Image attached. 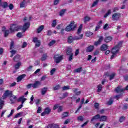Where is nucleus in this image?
Masks as SVG:
<instances>
[{"instance_id": "1a4fd4ad", "label": "nucleus", "mask_w": 128, "mask_h": 128, "mask_svg": "<svg viewBox=\"0 0 128 128\" xmlns=\"http://www.w3.org/2000/svg\"><path fill=\"white\" fill-rule=\"evenodd\" d=\"M40 86H42V82L40 80H36L32 84V88H38Z\"/></svg>"}, {"instance_id": "b1692460", "label": "nucleus", "mask_w": 128, "mask_h": 128, "mask_svg": "<svg viewBox=\"0 0 128 128\" xmlns=\"http://www.w3.org/2000/svg\"><path fill=\"white\" fill-rule=\"evenodd\" d=\"M48 54H44L40 58L42 62H44V60H46L48 58Z\"/></svg>"}, {"instance_id": "4468645a", "label": "nucleus", "mask_w": 128, "mask_h": 128, "mask_svg": "<svg viewBox=\"0 0 128 128\" xmlns=\"http://www.w3.org/2000/svg\"><path fill=\"white\" fill-rule=\"evenodd\" d=\"M16 98H17L16 96L14 95L12 92V94H11L10 96V100L11 104H14V102H16Z\"/></svg>"}, {"instance_id": "f704fd0d", "label": "nucleus", "mask_w": 128, "mask_h": 128, "mask_svg": "<svg viewBox=\"0 0 128 128\" xmlns=\"http://www.w3.org/2000/svg\"><path fill=\"white\" fill-rule=\"evenodd\" d=\"M82 24H80V26L78 27V28L77 31V34H80V32H82Z\"/></svg>"}, {"instance_id": "3c124183", "label": "nucleus", "mask_w": 128, "mask_h": 128, "mask_svg": "<svg viewBox=\"0 0 128 128\" xmlns=\"http://www.w3.org/2000/svg\"><path fill=\"white\" fill-rule=\"evenodd\" d=\"M112 14V12L110 10H108V12L104 15V17L105 18H107L109 14Z\"/></svg>"}, {"instance_id": "4d7b16f0", "label": "nucleus", "mask_w": 128, "mask_h": 128, "mask_svg": "<svg viewBox=\"0 0 128 128\" xmlns=\"http://www.w3.org/2000/svg\"><path fill=\"white\" fill-rule=\"evenodd\" d=\"M62 90H70V86H64L62 88Z\"/></svg>"}, {"instance_id": "a18cd8bd", "label": "nucleus", "mask_w": 128, "mask_h": 128, "mask_svg": "<svg viewBox=\"0 0 128 128\" xmlns=\"http://www.w3.org/2000/svg\"><path fill=\"white\" fill-rule=\"evenodd\" d=\"M126 120V117L124 116H122L119 118V122H124Z\"/></svg>"}, {"instance_id": "c756f323", "label": "nucleus", "mask_w": 128, "mask_h": 128, "mask_svg": "<svg viewBox=\"0 0 128 128\" xmlns=\"http://www.w3.org/2000/svg\"><path fill=\"white\" fill-rule=\"evenodd\" d=\"M116 76V73H114V72L112 73L109 76V80H114V76Z\"/></svg>"}, {"instance_id": "052dcab7", "label": "nucleus", "mask_w": 128, "mask_h": 128, "mask_svg": "<svg viewBox=\"0 0 128 128\" xmlns=\"http://www.w3.org/2000/svg\"><path fill=\"white\" fill-rule=\"evenodd\" d=\"M68 96V92H64L63 94L62 98H66V96Z\"/></svg>"}, {"instance_id": "de8ad7c7", "label": "nucleus", "mask_w": 128, "mask_h": 128, "mask_svg": "<svg viewBox=\"0 0 128 128\" xmlns=\"http://www.w3.org/2000/svg\"><path fill=\"white\" fill-rule=\"evenodd\" d=\"M22 112H20L16 114L14 116V118H20V116H22Z\"/></svg>"}, {"instance_id": "a211bd4d", "label": "nucleus", "mask_w": 128, "mask_h": 128, "mask_svg": "<svg viewBox=\"0 0 128 128\" xmlns=\"http://www.w3.org/2000/svg\"><path fill=\"white\" fill-rule=\"evenodd\" d=\"M108 46L107 44H103L102 45V46L100 48V50H102V52H104L108 50Z\"/></svg>"}, {"instance_id": "f257e3e1", "label": "nucleus", "mask_w": 128, "mask_h": 128, "mask_svg": "<svg viewBox=\"0 0 128 128\" xmlns=\"http://www.w3.org/2000/svg\"><path fill=\"white\" fill-rule=\"evenodd\" d=\"M22 26L13 24L10 26L9 30L10 31V34H14L15 32H18V30H22Z\"/></svg>"}, {"instance_id": "6e6552de", "label": "nucleus", "mask_w": 128, "mask_h": 128, "mask_svg": "<svg viewBox=\"0 0 128 128\" xmlns=\"http://www.w3.org/2000/svg\"><path fill=\"white\" fill-rule=\"evenodd\" d=\"M122 42H124L122 41H120L117 45H116L114 48H112V50H118L119 51L120 50V48H122Z\"/></svg>"}, {"instance_id": "bf43d9fd", "label": "nucleus", "mask_w": 128, "mask_h": 128, "mask_svg": "<svg viewBox=\"0 0 128 128\" xmlns=\"http://www.w3.org/2000/svg\"><path fill=\"white\" fill-rule=\"evenodd\" d=\"M56 68H52V70L50 72V75L52 76V74H54V72H56Z\"/></svg>"}, {"instance_id": "dca6fc26", "label": "nucleus", "mask_w": 128, "mask_h": 128, "mask_svg": "<svg viewBox=\"0 0 128 128\" xmlns=\"http://www.w3.org/2000/svg\"><path fill=\"white\" fill-rule=\"evenodd\" d=\"M114 90L116 94H120V92H122V94H124V88H120V86H117L115 88Z\"/></svg>"}, {"instance_id": "c85d7f7f", "label": "nucleus", "mask_w": 128, "mask_h": 128, "mask_svg": "<svg viewBox=\"0 0 128 128\" xmlns=\"http://www.w3.org/2000/svg\"><path fill=\"white\" fill-rule=\"evenodd\" d=\"M12 34V33H10V30H6L4 32V38H8V34Z\"/></svg>"}, {"instance_id": "58836bf2", "label": "nucleus", "mask_w": 128, "mask_h": 128, "mask_svg": "<svg viewBox=\"0 0 128 128\" xmlns=\"http://www.w3.org/2000/svg\"><path fill=\"white\" fill-rule=\"evenodd\" d=\"M92 34H94V33H92V32H86V36L88 38H90V36H92Z\"/></svg>"}, {"instance_id": "680f3d73", "label": "nucleus", "mask_w": 128, "mask_h": 128, "mask_svg": "<svg viewBox=\"0 0 128 128\" xmlns=\"http://www.w3.org/2000/svg\"><path fill=\"white\" fill-rule=\"evenodd\" d=\"M69 122H70V119L68 118L64 121V124H68Z\"/></svg>"}, {"instance_id": "79ce46f5", "label": "nucleus", "mask_w": 128, "mask_h": 128, "mask_svg": "<svg viewBox=\"0 0 128 128\" xmlns=\"http://www.w3.org/2000/svg\"><path fill=\"white\" fill-rule=\"evenodd\" d=\"M98 2H100V0H96L91 6V8H94L96 6H97L98 4Z\"/></svg>"}, {"instance_id": "8fccbe9b", "label": "nucleus", "mask_w": 128, "mask_h": 128, "mask_svg": "<svg viewBox=\"0 0 128 128\" xmlns=\"http://www.w3.org/2000/svg\"><path fill=\"white\" fill-rule=\"evenodd\" d=\"M112 14V12L110 10H108V12L104 15V17L105 18H107L109 14Z\"/></svg>"}, {"instance_id": "4be33fe9", "label": "nucleus", "mask_w": 128, "mask_h": 128, "mask_svg": "<svg viewBox=\"0 0 128 128\" xmlns=\"http://www.w3.org/2000/svg\"><path fill=\"white\" fill-rule=\"evenodd\" d=\"M26 76V74H22L18 76L17 78V82H20L22 80V78H24Z\"/></svg>"}, {"instance_id": "2eb2a0df", "label": "nucleus", "mask_w": 128, "mask_h": 128, "mask_svg": "<svg viewBox=\"0 0 128 128\" xmlns=\"http://www.w3.org/2000/svg\"><path fill=\"white\" fill-rule=\"evenodd\" d=\"M94 45H92V46L90 45V46H88V47H86V52H92L94 50Z\"/></svg>"}, {"instance_id": "338daca9", "label": "nucleus", "mask_w": 128, "mask_h": 128, "mask_svg": "<svg viewBox=\"0 0 128 128\" xmlns=\"http://www.w3.org/2000/svg\"><path fill=\"white\" fill-rule=\"evenodd\" d=\"M8 6H9V8H10V10H14V4H9Z\"/></svg>"}, {"instance_id": "f3484780", "label": "nucleus", "mask_w": 128, "mask_h": 128, "mask_svg": "<svg viewBox=\"0 0 128 128\" xmlns=\"http://www.w3.org/2000/svg\"><path fill=\"white\" fill-rule=\"evenodd\" d=\"M68 116H70V112H64L62 114L61 118L62 120H64V118H68Z\"/></svg>"}, {"instance_id": "69168bd1", "label": "nucleus", "mask_w": 128, "mask_h": 128, "mask_svg": "<svg viewBox=\"0 0 128 128\" xmlns=\"http://www.w3.org/2000/svg\"><path fill=\"white\" fill-rule=\"evenodd\" d=\"M16 36H18V38H20L22 36V32H18L16 34Z\"/></svg>"}, {"instance_id": "cd10ccee", "label": "nucleus", "mask_w": 128, "mask_h": 128, "mask_svg": "<svg viewBox=\"0 0 128 128\" xmlns=\"http://www.w3.org/2000/svg\"><path fill=\"white\" fill-rule=\"evenodd\" d=\"M26 98H24V97H20L18 100V102H22L21 104H24V102H26Z\"/></svg>"}, {"instance_id": "49530a36", "label": "nucleus", "mask_w": 128, "mask_h": 128, "mask_svg": "<svg viewBox=\"0 0 128 128\" xmlns=\"http://www.w3.org/2000/svg\"><path fill=\"white\" fill-rule=\"evenodd\" d=\"M60 88V84H58L53 88L54 90H58Z\"/></svg>"}, {"instance_id": "37998d69", "label": "nucleus", "mask_w": 128, "mask_h": 128, "mask_svg": "<svg viewBox=\"0 0 128 128\" xmlns=\"http://www.w3.org/2000/svg\"><path fill=\"white\" fill-rule=\"evenodd\" d=\"M2 8H8V2H4L1 5Z\"/></svg>"}, {"instance_id": "5701e85b", "label": "nucleus", "mask_w": 128, "mask_h": 128, "mask_svg": "<svg viewBox=\"0 0 128 128\" xmlns=\"http://www.w3.org/2000/svg\"><path fill=\"white\" fill-rule=\"evenodd\" d=\"M20 56L19 54H16L13 58V60L16 62H20Z\"/></svg>"}, {"instance_id": "bb28decb", "label": "nucleus", "mask_w": 128, "mask_h": 128, "mask_svg": "<svg viewBox=\"0 0 128 128\" xmlns=\"http://www.w3.org/2000/svg\"><path fill=\"white\" fill-rule=\"evenodd\" d=\"M44 25L40 26L39 28H37V33H40V32L42 30H44Z\"/></svg>"}, {"instance_id": "13d9d810", "label": "nucleus", "mask_w": 128, "mask_h": 128, "mask_svg": "<svg viewBox=\"0 0 128 128\" xmlns=\"http://www.w3.org/2000/svg\"><path fill=\"white\" fill-rule=\"evenodd\" d=\"M59 106H60V104H55L53 107L54 110H56V108H58Z\"/></svg>"}, {"instance_id": "09e8293b", "label": "nucleus", "mask_w": 128, "mask_h": 128, "mask_svg": "<svg viewBox=\"0 0 128 128\" xmlns=\"http://www.w3.org/2000/svg\"><path fill=\"white\" fill-rule=\"evenodd\" d=\"M77 120L80 122H84V116H80L77 118Z\"/></svg>"}, {"instance_id": "393cba45", "label": "nucleus", "mask_w": 128, "mask_h": 128, "mask_svg": "<svg viewBox=\"0 0 128 128\" xmlns=\"http://www.w3.org/2000/svg\"><path fill=\"white\" fill-rule=\"evenodd\" d=\"M118 52V50H112V55L110 56V58L111 60H112V58H114V56H116V53Z\"/></svg>"}, {"instance_id": "774afa93", "label": "nucleus", "mask_w": 128, "mask_h": 128, "mask_svg": "<svg viewBox=\"0 0 128 128\" xmlns=\"http://www.w3.org/2000/svg\"><path fill=\"white\" fill-rule=\"evenodd\" d=\"M52 128H60V126L58 124H53Z\"/></svg>"}, {"instance_id": "aec40b11", "label": "nucleus", "mask_w": 128, "mask_h": 128, "mask_svg": "<svg viewBox=\"0 0 128 128\" xmlns=\"http://www.w3.org/2000/svg\"><path fill=\"white\" fill-rule=\"evenodd\" d=\"M112 37L110 36H106L104 38V42H112Z\"/></svg>"}, {"instance_id": "0e129e2a", "label": "nucleus", "mask_w": 128, "mask_h": 128, "mask_svg": "<svg viewBox=\"0 0 128 128\" xmlns=\"http://www.w3.org/2000/svg\"><path fill=\"white\" fill-rule=\"evenodd\" d=\"M94 106L95 108H96V110H98V106H100V104H98V102H96L94 104Z\"/></svg>"}, {"instance_id": "7ed1b4c3", "label": "nucleus", "mask_w": 128, "mask_h": 128, "mask_svg": "<svg viewBox=\"0 0 128 128\" xmlns=\"http://www.w3.org/2000/svg\"><path fill=\"white\" fill-rule=\"evenodd\" d=\"M77 25L76 24H74V21H71L70 22V24H68L65 28L66 32H72V30H74L76 28Z\"/></svg>"}, {"instance_id": "0eeeda50", "label": "nucleus", "mask_w": 128, "mask_h": 128, "mask_svg": "<svg viewBox=\"0 0 128 128\" xmlns=\"http://www.w3.org/2000/svg\"><path fill=\"white\" fill-rule=\"evenodd\" d=\"M50 112H52V110L50 108L46 107L44 108V112L41 114V116H44L46 114H50Z\"/></svg>"}, {"instance_id": "9b49d317", "label": "nucleus", "mask_w": 128, "mask_h": 128, "mask_svg": "<svg viewBox=\"0 0 128 128\" xmlns=\"http://www.w3.org/2000/svg\"><path fill=\"white\" fill-rule=\"evenodd\" d=\"M104 40V37L102 36H100L99 38L98 41H96L94 42V46H100V44H102V42Z\"/></svg>"}, {"instance_id": "4c0bfd02", "label": "nucleus", "mask_w": 128, "mask_h": 128, "mask_svg": "<svg viewBox=\"0 0 128 128\" xmlns=\"http://www.w3.org/2000/svg\"><path fill=\"white\" fill-rule=\"evenodd\" d=\"M12 48H14V41L12 40L10 43V50H12Z\"/></svg>"}, {"instance_id": "a878e982", "label": "nucleus", "mask_w": 128, "mask_h": 128, "mask_svg": "<svg viewBox=\"0 0 128 128\" xmlns=\"http://www.w3.org/2000/svg\"><path fill=\"white\" fill-rule=\"evenodd\" d=\"M46 92H48V88H44L41 90V94L42 96H44L46 94Z\"/></svg>"}, {"instance_id": "603ef678", "label": "nucleus", "mask_w": 128, "mask_h": 128, "mask_svg": "<svg viewBox=\"0 0 128 128\" xmlns=\"http://www.w3.org/2000/svg\"><path fill=\"white\" fill-rule=\"evenodd\" d=\"M54 44H56V40H52L51 42H50L48 46H54Z\"/></svg>"}, {"instance_id": "473e14b6", "label": "nucleus", "mask_w": 128, "mask_h": 128, "mask_svg": "<svg viewBox=\"0 0 128 128\" xmlns=\"http://www.w3.org/2000/svg\"><path fill=\"white\" fill-rule=\"evenodd\" d=\"M4 106V100H3L2 98H0V110H2Z\"/></svg>"}, {"instance_id": "e433bc0d", "label": "nucleus", "mask_w": 128, "mask_h": 128, "mask_svg": "<svg viewBox=\"0 0 128 128\" xmlns=\"http://www.w3.org/2000/svg\"><path fill=\"white\" fill-rule=\"evenodd\" d=\"M10 52L11 54V55L10 56V58H12L16 54V50H12L11 51H10Z\"/></svg>"}, {"instance_id": "c03bdc74", "label": "nucleus", "mask_w": 128, "mask_h": 128, "mask_svg": "<svg viewBox=\"0 0 128 128\" xmlns=\"http://www.w3.org/2000/svg\"><path fill=\"white\" fill-rule=\"evenodd\" d=\"M82 70V67L76 68L74 70V72H80Z\"/></svg>"}, {"instance_id": "72a5a7b5", "label": "nucleus", "mask_w": 128, "mask_h": 128, "mask_svg": "<svg viewBox=\"0 0 128 128\" xmlns=\"http://www.w3.org/2000/svg\"><path fill=\"white\" fill-rule=\"evenodd\" d=\"M26 0H23V1L20 3V8H25L26 7Z\"/></svg>"}, {"instance_id": "412c9836", "label": "nucleus", "mask_w": 128, "mask_h": 128, "mask_svg": "<svg viewBox=\"0 0 128 128\" xmlns=\"http://www.w3.org/2000/svg\"><path fill=\"white\" fill-rule=\"evenodd\" d=\"M99 120L100 122H106V120H108V116H100V115Z\"/></svg>"}, {"instance_id": "423d86ee", "label": "nucleus", "mask_w": 128, "mask_h": 128, "mask_svg": "<svg viewBox=\"0 0 128 128\" xmlns=\"http://www.w3.org/2000/svg\"><path fill=\"white\" fill-rule=\"evenodd\" d=\"M12 91L7 90H5L3 95L2 96V100H6V98H8V96H10V95L12 94Z\"/></svg>"}, {"instance_id": "864d4df0", "label": "nucleus", "mask_w": 128, "mask_h": 128, "mask_svg": "<svg viewBox=\"0 0 128 128\" xmlns=\"http://www.w3.org/2000/svg\"><path fill=\"white\" fill-rule=\"evenodd\" d=\"M56 26V20H54L52 21V28H55Z\"/></svg>"}, {"instance_id": "39448f33", "label": "nucleus", "mask_w": 128, "mask_h": 128, "mask_svg": "<svg viewBox=\"0 0 128 128\" xmlns=\"http://www.w3.org/2000/svg\"><path fill=\"white\" fill-rule=\"evenodd\" d=\"M63 56H64L62 55H61L60 56H58V54L54 55V58L55 62H56V64H60V62L64 58Z\"/></svg>"}, {"instance_id": "6ab92c4d", "label": "nucleus", "mask_w": 128, "mask_h": 128, "mask_svg": "<svg viewBox=\"0 0 128 128\" xmlns=\"http://www.w3.org/2000/svg\"><path fill=\"white\" fill-rule=\"evenodd\" d=\"M100 114H97L94 116H92V118L91 119V122L94 124V120H100Z\"/></svg>"}, {"instance_id": "6e6d98bb", "label": "nucleus", "mask_w": 128, "mask_h": 128, "mask_svg": "<svg viewBox=\"0 0 128 128\" xmlns=\"http://www.w3.org/2000/svg\"><path fill=\"white\" fill-rule=\"evenodd\" d=\"M108 28H110L108 24H106L104 26L103 28H104V30H108Z\"/></svg>"}, {"instance_id": "f03ea898", "label": "nucleus", "mask_w": 128, "mask_h": 128, "mask_svg": "<svg viewBox=\"0 0 128 128\" xmlns=\"http://www.w3.org/2000/svg\"><path fill=\"white\" fill-rule=\"evenodd\" d=\"M82 38H84V34H81L79 36H75L74 37L68 36L67 38V42L68 44H72L74 42V40H82Z\"/></svg>"}, {"instance_id": "20e7f679", "label": "nucleus", "mask_w": 128, "mask_h": 128, "mask_svg": "<svg viewBox=\"0 0 128 128\" xmlns=\"http://www.w3.org/2000/svg\"><path fill=\"white\" fill-rule=\"evenodd\" d=\"M66 56H68V62H72L74 60V53H72V48L70 46H68L66 50Z\"/></svg>"}, {"instance_id": "5fc2aeb1", "label": "nucleus", "mask_w": 128, "mask_h": 128, "mask_svg": "<svg viewBox=\"0 0 128 128\" xmlns=\"http://www.w3.org/2000/svg\"><path fill=\"white\" fill-rule=\"evenodd\" d=\"M63 110L62 106H59L58 107V112H62Z\"/></svg>"}, {"instance_id": "f8f14e48", "label": "nucleus", "mask_w": 128, "mask_h": 128, "mask_svg": "<svg viewBox=\"0 0 128 128\" xmlns=\"http://www.w3.org/2000/svg\"><path fill=\"white\" fill-rule=\"evenodd\" d=\"M30 22H25L23 25V26L22 28V30L24 32L26 30H28V28H30Z\"/></svg>"}, {"instance_id": "a19ab883", "label": "nucleus", "mask_w": 128, "mask_h": 128, "mask_svg": "<svg viewBox=\"0 0 128 128\" xmlns=\"http://www.w3.org/2000/svg\"><path fill=\"white\" fill-rule=\"evenodd\" d=\"M90 18L88 16H86L84 17V24H86L87 22H90Z\"/></svg>"}, {"instance_id": "2f4dec72", "label": "nucleus", "mask_w": 128, "mask_h": 128, "mask_svg": "<svg viewBox=\"0 0 128 128\" xmlns=\"http://www.w3.org/2000/svg\"><path fill=\"white\" fill-rule=\"evenodd\" d=\"M20 66H22V63L20 62H18L17 64H16L14 65V68L15 70H18V68H20Z\"/></svg>"}, {"instance_id": "ea45409f", "label": "nucleus", "mask_w": 128, "mask_h": 128, "mask_svg": "<svg viewBox=\"0 0 128 128\" xmlns=\"http://www.w3.org/2000/svg\"><path fill=\"white\" fill-rule=\"evenodd\" d=\"M66 12V9H62L60 12V16H62L64 14V13Z\"/></svg>"}, {"instance_id": "ddd939ff", "label": "nucleus", "mask_w": 128, "mask_h": 128, "mask_svg": "<svg viewBox=\"0 0 128 128\" xmlns=\"http://www.w3.org/2000/svg\"><path fill=\"white\" fill-rule=\"evenodd\" d=\"M120 13H114L112 15V18L114 20H118L120 19Z\"/></svg>"}, {"instance_id": "e2e57ef3", "label": "nucleus", "mask_w": 128, "mask_h": 128, "mask_svg": "<svg viewBox=\"0 0 128 128\" xmlns=\"http://www.w3.org/2000/svg\"><path fill=\"white\" fill-rule=\"evenodd\" d=\"M128 108V104H124V106H123L122 110H127Z\"/></svg>"}, {"instance_id": "9d476101", "label": "nucleus", "mask_w": 128, "mask_h": 128, "mask_svg": "<svg viewBox=\"0 0 128 128\" xmlns=\"http://www.w3.org/2000/svg\"><path fill=\"white\" fill-rule=\"evenodd\" d=\"M33 42H37L35 44V48H40V41L38 40V38L34 37L32 40Z\"/></svg>"}, {"instance_id": "7c9ffc66", "label": "nucleus", "mask_w": 128, "mask_h": 128, "mask_svg": "<svg viewBox=\"0 0 128 128\" xmlns=\"http://www.w3.org/2000/svg\"><path fill=\"white\" fill-rule=\"evenodd\" d=\"M114 104V100H112V98H110L108 101L107 102L106 104L108 106H112Z\"/></svg>"}, {"instance_id": "c9c22d12", "label": "nucleus", "mask_w": 128, "mask_h": 128, "mask_svg": "<svg viewBox=\"0 0 128 128\" xmlns=\"http://www.w3.org/2000/svg\"><path fill=\"white\" fill-rule=\"evenodd\" d=\"M97 88L98 92H102V84H100L98 86Z\"/></svg>"}]
</instances>
